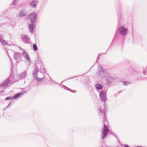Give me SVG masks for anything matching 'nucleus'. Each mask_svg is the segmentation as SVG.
<instances>
[{
    "label": "nucleus",
    "instance_id": "3",
    "mask_svg": "<svg viewBox=\"0 0 147 147\" xmlns=\"http://www.w3.org/2000/svg\"><path fill=\"white\" fill-rule=\"evenodd\" d=\"M142 74V73L140 71H137L133 68L131 69L128 71V75H130L134 74L136 77V80H147V78H146V79H145L144 78H142L141 77Z\"/></svg>",
    "mask_w": 147,
    "mask_h": 147
},
{
    "label": "nucleus",
    "instance_id": "30",
    "mask_svg": "<svg viewBox=\"0 0 147 147\" xmlns=\"http://www.w3.org/2000/svg\"><path fill=\"white\" fill-rule=\"evenodd\" d=\"M80 76V75H79V76H75L71 77L70 78L66 79V80H69V79H73V78H76V77H79V76Z\"/></svg>",
    "mask_w": 147,
    "mask_h": 147
},
{
    "label": "nucleus",
    "instance_id": "11",
    "mask_svg": "<svg viewBox=\"0 0 147 147\" xmlns=\"http://www.w3.org/2000/svg\"><path fill=\"white\" fill-rule=\"evenodd\" d=\"M22 40L26 44H29L31 43L30 39L28 36L23 35L22 37Z\"/></svg>",
    "mask_w": 147,
    "mask_h": 147
},
{
    "label": "nucleus",
    "instance_id": "17",
    "mask_svg": "<svg viewBox=\"0 0 147 147\" xmlns=\"http://www.w3.org/2000/svg\"><path fill=\"white\" fill-rule=\"evenodd\" d=\"M40 72L42 73L43 74H45L44 75L45 76H49L48 74H46V71L43 66H41V68L40 70Z\"/></svg>",
    "mask_w": 147,
    "mask_h": 147
},
{
    "label": "nucleus",
    "instance_id": "29",
    "mask_svg": "<svg viewBox=\"0 0 147 147\" xmlns=\"http://www.w3.org/2000/svg\"><path fill=\"white\" fill-rule=\"evenodd\" d=\"M11 99L13 100V98L12 97H7L5 98V100H7Z\"/></svg>",
    "mask_w": 147,
    "mask_h": 147
},
{
    "label": "nucleus",
    "instance_id": "38",
    "mask_svg": "<svg viewBox=\"0 0 147 147\" xmlns=\"http://www.w3.org/2000/svg\"><path fill=\"white\" fill-rule=\"evenodd\" d=\"M114 136L117 138V136H116L115 135H114Z\"/></svg>",
    "mask_w": 147,
    "mask_h": 147
},
{
    "label": "nucleus",
    "instance_id": "32",
    "mask_svg": "<svg viewBox=\"0 0 147 147\" xmlns=\"http://www.w3.org/2000/svg\"><path fill=\"white\" fill-rule=\"evenodd\" d=\"M69 91L73 93H76V90H72L71 89V90H69Z\"/></svg>",
    "mask_w": 147,
    "mask_h": 147
},
{
    "label": "nucleus",
    "instance_id": "40",
    "mask_svg": "<svg viewBox=\"0 0 147 147\" xmlns=\"http://www.w3.org/2000/svg\"><path fill=\"white\" fill-rule=\"evenodd\" d=\"M111 134H112V135H114H114H115V134H114V133H111Z\"/></svg>",
    "mask_w": 147,
    "mask_h": 147
},
{
    "label": "nucleus",
    "instance_id": "2",
    "mask_svg": "<svg viewBox=\"0 0 147 147\" xmlns=\"http://www.w3.org/2000/svg\"><path fill=\"white\" fill-rule=\"evenodd\" d=\"M14 75L12 72V70H11V73L9 77L4 81L3 83L0 84V93H3L4 89L8 87L10 85H11L15 82L14 79Z\"/></svg>",
    "mask_w": 147,
    "mask_h": 147
},
{
    "label": "nucleus",
    "instance_id": "39",
    "mask_svg": "<svg viewBox=\"0 0 147 147\" xmlns=\"http://www.w3.org/2000/svg\"><path fill=\"white\" fill-rule=\"evenodd\" d=\"M10 105V103H9L8 104V105H7V107H8V106H9V105Z\"/></svg>",
    "mask_w": 147,
    "mask_h": 147
},
{
    "label": "nucleus",
    "instance_id": "23",
    "mask_svg": "<svg viewBox=\"0 0 147 147\" xmlns=\"http://www.w3.org/2000/svg\"><path fill=\"white\" fill-rule=\"evenodd\" d=\"M48 77L50 78V83L51 84L55 85L56 84H58V83L57 82H56L55 81H54L53 80H52L51 78H50V77L49 76Z\"/></svg>",
    "mask_w": 147,
    "mask_h": 147
},
{
    "label": "nucleus",
    "instance_id": "13",
    "mask_svg": "<svg viewBox=\"0 0 147 147\" xmlns=\"http://www.w3.org/2000/svg\"><path fill=\"white\" fill-rule=\"evenodd\" d=\"M13 51H12V50H10V49L8 50H7V51H6V53H7V55L8 56L9 58L10 61L11 62V70H12V72H13V69H12V65L13 64V63L12 60L9 56V54L10 53H13Z\"/></svg>",
    "mask_w": 147,
    "mask_h": 147
},
{
    "label": "nucleus",
    "instance_id": "19",
    "mask_svg": "<svg viewBox=\"0 0 147 147\" xmlns=\"http://www.w3.org/2000/svg\"><path fill=\"white\" fill-rule=\"evenodd\" d=\"M47 77L46 76L44 75L43 77L42 78H39L38 77H37L36 78H35L36 79L37 81L39 82H40L42 80H44L45 81H47V80H48L47 79Z\"/></svg>",
    "mask_w": 147,
    "mask_h": 147
},
{
    "label": "nucleus",
    "instance_id": "24",
    "mask_svg": "<svg viewBox=\"0 0 147 147\" xmlns=\"http://www.w3.org/2000/svg\"><path fill=\"white\" fill-rule=\"evenodd\" d=\"M61 86L62 88H64V89L68 90L69 91V90H71V89H70L69 88H68V87H67V86H64V85L62 84L61 85Z\"/></svg>",
    "mask_w": 147,
    "mask_h": 147
},
{
    "label": "nucleus",
    "instance_id": "41",
    "mask_svg": "<svg viewBox=\"0 0 147 147\" xmlns=\"http://www.w3.org/2000/svg\"><path fill=\"white\" fill-rule=\"evenodd\" d=\"M104 107H105V105L104 106Z\"/></svg>",
    "mask_w": 147,
    "mask_h": 147
},
{
    "label": "nucleus",
    "instance_id": "26",
    "mask_svg": "<svg viewBox=\"0 0 147 147\" xmlns=\"http://www.w3.org/2000/svg\"><path fill=\"white\" fill-rule=\"evenodd\" d=\"M131 83L128 81H124L123 82V84L124 86H126L130 84Z\"/></svg>",
    "mask_w": 147,
    "mask_h": 147
},
{
    "label": "nucleus",
    "instance_id": "18",
    "mask_svg": "<svg viewBox=\"0 0 147 147\" xmlns=\"http://www.w3.org/2000/svg\"><path fill=\"white\" fill-rule=\"evenodd\" d=\"M34 24H30L29 26V31L32 33L33 34L34 32Z\"/></svg>",
    "mask_w": 147,
    "mask_h": 147
},
{
    "label": "nucleus",
    "instance_id": "27",
    "mask_svg": "<svg viewBox=\"0 0 147 147\" xmlns=\"http://www.w3.org/2000/svg\"><path fill=\"white\" fill-rule=\"evenodd\" d=\"M32 47L34 50V51H36L37 50V47L36 44H33V45Z\"/></svg>",
    "mask_w": 147,
    "mask_h": 147
},
{
    "label": "nucleus",
    "instance_id": "8",
    "mask_svg": "<svg viewBox=\"0 0 147 147\" xmlns=\"http://www.w3.org/2000/svg\"><path fill=\"white\" fill-rule=\"evenodd\" d=\"M37 17V14L36 13H33L30 14L28 19H30L31 24H34L36 21Z\"/></svg>",
    "mask_w": 147,
    "mask_h": 147
},
{
    "label": "nucleus",
    "instance_id": "16",
    "mask_svg": "<svg viewBox=\"0 0 147 147\" xmlns=\"http://www.w3.org/2000/svg\"><path fill=\"white\" fill-rule=\"evenodd\" d=\"M26 92L24 91L22 92H20L17 93L15 95L13 96V100L17 99L20 96L22 95L24 93H25Z\"/></svg>",
    "mask_w": 147,
    "mask_h": 147
},
{
    "label": "nucleus",
    "instance_id": "31",
    "mask_svg": "<svg viewBox=\"0 0 147 147\" xmlns=\"http://www.w3.org/2000/svg\"><path fill=\"white\" fill-rule=\"evenodd\" d=\"M123 19H122V18H121V17H120V19H119V18H118V23L119 24H121V20H122Z\"/></svg>",
    "mask_w": 147,
    "mask_h": 147
},
{
    "label": "nucleus",
    "instance_id": "4",
    "mask_svg": "<svg viewBox=\"0 0 147 147\" xmlns=\"http://www.w3.org/2000/svg\"><path fill=\"white\" fill-rule=\"evenodd\" d=\"M108 73L106 69H104L101 66H100L98 67L97 74L100 78H104Z\"/></svg>",
    "mask_w": 147,
    "mask_h": 147
},
{
    "label": "nucleus",
    "instance_id": "14",
    "mask_svg": "<svg viewBox=\"0 0 147 147\" xmlns=\"http://www.w3.org/2000/svg\"><path fill=\"white\" fill-rule=\"evenodd\" d=\"M27 70H25L23 72L19 74L18 77L19 79H21L24 78L27 75Z\"/></svg>",
    "mask_w": 147,
    "mask_h": 147
},
{
    "label": "nucleus",
    "instance_id": "15",
    "mask_svg": "<svg viewBox=\"0 0 147 147\" xmlns=\"http://www.w3.org/2000/svg\"><path fill=\"white\" fill-rule=\"evenodd\" d=\"M19 17H23L25 16L27 14L26 10L24 9H21L19 12Z\"/></svg>",
    "mask_w": 147,
    "mask_h": 147
},
{
    "label": "nucleus",
    "instance_id": "1",
    "mask_svg": "<svg viewBox=\"0 0 147 147\" xmlns=\"http://www.w3.org/2000/svg\"><path fill=\"white\" fill-rule=\"evenodd\" d=\"M98 110L101 114H102L103 113L104 114L103 117L104 127L102 129V133L101 136V139L103 140L107 136L109 131V129L107 127V125H108V123L106 118V110L105 109L102 110L100 107Z\"/></svg>",
    "mask_w": 147,
    "mask_h": 147
},
{
    "label": "nucleus",
    "instance_id": "7",
    "mask_svg": "<svg viewBox=\"0 0 147 147\" xmlns=\"http://www.w3.org/2000/svg\"><path fill=\"white\" fill-rule=\"evenodd\" d=\"M99 96L102 101L104 102L105 104L106 100V92L105 91H101L99 92Z\"/></svg>",
    "mask_w": 147,
    "mask_h": 147
},
{
    "label": "nucleus",
    "instance_id": "36",
    "mask_svg": "<svg viewBox=\"0 0 147 147\" xmlns=\"http://www.w3.org/2000/svg\"><path fill=\"white\" fill-rule=\"evenodd\" d=\"M121 91H119L117 93V94H116V95H115V96H116L117 95L119 94L120 93H121Z\"/></svg>",
    "mask_w": 147,
    "mask_h": 147
},
{
    "label": "nucleus",
    "instance_id": "22",
    "mask_svg": "<svg viewBox=\"0 0 147 147\" xmlns=\"http://www.w3.org/2000/svg\"><path fill=\"white\" fill-rule=\"evenodd\" d=\"M18 0H14L13 3L10 5L9 8L11 9L14 8V6L17 4Z\"/></svg>",
    "mask_w": 147,
    "mask_h": 147
},
{
    "label": "nucleus",
    "instance_id": "35",
    "mask_svg": "<svg viewBox=\"0 0 147 147\" xmlns=\"http://www.w3.org/2000/svg\"><path fill=\"white\" fill-rule=\"evenodd\" d=\"M100 55H98V57L97 59V60H96V62H97V61H98V60L99 59V57L100 56Z\"/></svg>",
    "mask_w": 147,
    "mask_h": 147
},
{
    "label": "nucleus",
    "instance_id": "34",
    "mask_svg": "<svg viewBox=\"0 0 147 147\" xmlns=\"http://www.w3.org/2000/svg\"><path fill=\"white\" fill-rule=\"evenodd\" d=\"M3 34H0V38H3Z\"/></svg>",
    "mask_w": 147,
    "mask_h": 147
},
{
    "label": "nucleus",
    "instance_id": "10",
    "mask_svg": "<svg viewBox=\"0 0 147 147\" xmlns=\"http://www.w3.org/2000/svg\"><path fill=\"white\" fill-rule=\"evenodd\" d=\"M14 53L13 57L15 60L17 61L16 63L18 64L21 60V55L20 53L18 52H13Z\"/></svg>",
    "mask_w": 147,
    "mask_h": 147
},
{
    "label": "nucleus",
    "instance_id": "21",
    "mask_svg": "<svg viewBox=\"0 0 147 147\" xmlns=\"http://www.w3.org/2000/svg\"><path fill=\"white\" fill-rule=\"evenodd\" d=\"M95 87L97 90L102 89L103 88V86L99 84H95Z\"/></svg>",
    "mask_w": 147,
    "mask_h": 147
},
{
    "label": "nucleus",
    "instance_id": "37",
    "mask_svg": "<svg viewBox=\"0 0 147 147\" xmlns=\"http://www.w3.org/2000/svg\"><path fill=\"white\" fill-rule=\"evenodd\" d=\"M136 147H143L142 146H136Z\"/></svg>",
    "mask_w": 147,
    "mask_h": 147
},
{
    "label": "nucleus",
    "instance_id": "9",
    "mask_svg": "<svg viewBox=\"0 0 147 147\" xmlns=\"http://www.w3.org/2000/svg\"><path fill=\"white\" fill-rule=\"evenodd\" d=\"M23 51L22 53L24 57L27 61L28 62L29 64V66H30L31 64V61H30V59L29 57V55L27 53L24 51V49H22Z\"/></svg>",
    "mask_w": 147,
    "mask_h": 147
},
{
    "label": "nucleus",
    "instance_id": "25",
    "mask_svg": "<svg viewBox=\"0 0 147 147\" xmlns=\"http://www.w3.org/2000/svg\"><path fill=\"white\" fill-rule=\"evenodd\" d=\"M0 42L3 45H6L7 44V42H6L5 40L0 38Z\"/></svg>",
    "mask_w": 147,
    "mask_h": 147
},
{
    "label": "nucleus",
    "instance_id": "5",
    "mask_svg": "<svg viewBox=\"0 0 147 147\" xmlns=\"http://www.w3.org/2000/svg\"><path fill=\"white\" fill-rule=\"evenodd\" d=\"M104 78L106 79L105 84L108 86L110 85L111 82L115 79V77L109 73L107 74Z\"/></svg>",
    "mask_w": 147,
    "mask_h": 147
},
{
    "label": "nucleus",
    "instance_id": "20",
    "mask_svg": "<svg viewBox=\"0 0 147 147\" xmlns=\"http://www.w3.org/2000/svg\"><path fill=\"white\" fill-rule=\"evenodd\" d=\"M38 68L37 67H36L35 68L32 74L34 78H36L37 77V73L38 70Z\"/></svg>",
    "mask_w": 147,
    "mask_h": 147
},
{
    "label": "nucleus",
    "instance_id": "42",
    "mask_svg": "<svg viewBox=\"0 0 147 147\" xmlns=\"http://www.w3.org/2000/svg\"><path fill=\"white\" fill-rule=\"evenodd\" d=\"M101 147H104L103 146H102Z\"/></svg>",
    "mask_w": 147,
    "mask_h": 147
},
{
    "label": "nucleus",
    "instance_id": "6",
    "mask_svg": "<svg viewBox=\"0 0 147 147\" xmlns=\"http://www.w3.org/2000/svg\"><path fill=\"white\" fill-rule=\"evenodd\" d=\"M118 31L120 34L124 36H126L128 33L127 28H125L123 26L119 27Z\"/></svg>",
    "mask_w": 147,
    "mask_h": 147
},
{
    "label": "nucleus",
    "instance_id": "28",
    "mask_svg": "<svg viewBox=\"0 0 147 147\" xmlns=\"http://www.w3.org/2000/svg\"><path fill=\"white\" fill-rule=\"evenodd\" d=\"M143 69V74L144 75H147V74H146L147 72V67L145 68L144 69Z\"/></svg>",
    "mask_w": 147,
    "mask_h": 147
},
{
    "label": "nucleus",
    "instance_id": "33",
    "mask_svg": "<svg viewBox=\"0 0 147 147\" xmlns=\"http://www.w3.org/2000/svg\"><path fill=\"white\" fill-rule=\"evenodd\" d=\"M122 145L124 146L125 147H130L129 146H128L126 144H123Z\"/></svg>",
    "mask_w": 147,
    "mask_h": 147
},
{
    "label": "nucleus",
    "instance_id": "12",
    "mask_svg": "<svg viewBox=\"0 0 147 147\" xmlns=\"http://www.w3.org/2000/svg\"><path fill=\"white\" fill-rule=\"evenodd\" d=\"M38 2V0H34L29 3L30 6L32 8H35L36 7Z\"/></svg>",
    "mask_w": 147,
    "mask_h": 147
}]
</instances>
